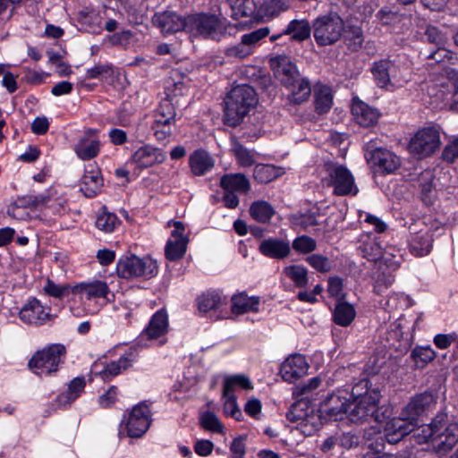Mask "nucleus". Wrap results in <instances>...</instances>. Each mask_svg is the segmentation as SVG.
Instances as JSON below:
<instances>
[{
  "instance_id": "nucleus-29",
  "label": "nucleus",
  "mask_w": 458,
  "mask_h": 458,
  "mask_svg": "<svg viewBox=\"0 0 458 458\" xmlns=\"http://www.w3.org/2000/svg\"><path fill=\"white\" fill-rule=\"evenodd\" d=\"M231 311L234 315H242L248 312H259L260 299L259 296H248L245 292L233 294L231 299Z\"/></svg>"
},
{
  "instance_id": "nucleus-19",
  "label": "nucleus",
  "mask_w": 458,
  "mask_h": 458,
  "mask_svg": "<svg viewBox=\"0 0 458 458\" xmlns=\"http://www.w3.org/2000/svg\"><path fill=\"white\" fill-rule=\"evenodd\" d=\"M104 179L97 162L85 165L81 182V191L87 198H94L101 192Z\"/></svg>"
},
{
  "instance_id": "nucleus-15",
  "label": "nucleus",
  "mask_w": 458,
  "mask_h": 458,
  "mask_svg": "<svg viewBox=\"0 0 458 458\" xmlns=\"http://www.w3.org/2000/svg\"><path fill=\"white\" fill-rule=\"evenodd\" d=\"M168 327L169 320L167 311L165 309L157 310L150 317V319L138 336L136 340L137 343L134 345L138 348V345H140L144 339L152 341L165 336L168 333Z\"/></svg>"
},
{
  "instance_id": "nucleus-42",
  "label": "nucleus",
  "mask_w": 458,
  "mask_h": 458,
  "mask_svg": "<svg viewBox=\"0 0 458 458\" xmlns=\"http://www.w3.org/2000/svg\"><path fill=\"white\" fill-rule=\"evenodd\" d=\"M250 216L259 223H269L275 215V209L267 201L257 200L250 207Z\"/></svg>"
},
{
  "instance_id": "nucleus-14",
  "label": "nucleus",
  "mask_w": 458,
  "mask_h": 458,
  "mask_svg": "<svg viewBox=\"0 0 458 458\" xmlns=\"http://www.w3.org/2000/svg\"><path fill=\"white\" fill-rule=\"evenodd\" d=\"M154 27L160 30L164 36L172 35L180 31L187 32V15L182 16L174 11L155 13L151 19Z\"/></svg>"
},
{
  "instance_id": "nucleus-44",
  "label": "nucleus",
  "mask_w": 458,
  "mask_h": 458,
  "mask_svg": "<svg viewBox=\"0 0 458 458\" xmlns=\"http://www.w3.org/2000/svg\"><path fill=\"white\" fill-rule=\"evenodd\" d=\"M284 275L290 278L298 288H304L309 283L308 270L301 265H290L284 268Z\"/></svg>"
},
{
  "instance_id": "nucleus-17",
  "label": "nucleus",
  "mask_w": 458,
  "mask_h": 458,
  "mask_svg": "<svg viewBox=\"0 0 458 458\" xmlns=\"http://www.w3.org/2000/svg\"><path fill=\"white\" fill-rule=\"evenodd\" d=\"M436 405V399L430 393L425 392L415 395L402 411V416L409 421L419 422L420 417L428 412Z\"/></svg>"
},
{
  "instance_id": "nucleus-21",
  "label": "nucleus",
  "mask_w": 458,
  "mask_h": 458,
  "mask_svg": "<svg viewBox=\"0 0 458 458\" xmlns=\"http://www.w3.org/2000/svg\"><path fill=\"white\" fill-rule=\"evenodd\" d=\"M97 133L98 130L88 128L84 135L74 145L73 151L79 159L88 161L98 156L101 146L100 140L98 139L90 140Z\"/></svg>"
},
{
  "instance_id": "nucleus-24",
  "label": "nucleus",
  "mask_w": 458,
  "mask_h": 458,
  "mask_svg": "<svg viewBox=\"0 0 458 458\" xmlns=\"http://www.w3.org/2000/svg\"><path fill=\"white\" fill-rule=\"evenodd\" d=\"M259 251L267 258L281 260L290 255L291 244L281 238L269 237L259 243Z\"/></svg>"
},
{
  "instance_id": "nucleus-58",
  "label": "nucleus",
  "mask_w": 458,
  "mask_h": 458,
  "mask_svg": "<svg viewBox=\"0 0 458 458\" xmlns=\"http://www.w3.org/2000/svg\"><path fill=\"white\" fill-rule=\"evenodd\" d=\"M252 53L253 50L250 48V47H248L246 44H243V40L242 38L240 43H238L235 46L227 47L225 50V55L227 57H233L239 59H243L250 55Z\"/></svg>"
},
{
  "instance_id": "nucleus-55",
  "label": "nucleus",
  "mask_w": 458,
  "mask_h": 458,
  "mask_svg": "<svg viewBox=\"0 0 458 458\" xmlns=\"http://www.w3.org/2000/svg\"><path fill=\"white\" fill-rule=\"evenodd\" d=\"M378 21L386 26H391L395 28L397 24H399L403 20V15L398 13L397 12H394L388 8L381 9L377 15Z\"/></svg>"
},
{
  "instance_id": "nucleus-28",
  "label": "nucleus",
  "mask_w": 458,
  "mask_h": 458,
  "mask_svg": "<svg viewBox=\"0 0 458 458\" xmlns=\"http://www.w3.org/2000/svg\"><path fill=\"white\" fill-rule=\"evenodd\" d=\"M219 186L224 191L247 194L250 191V182L242 173L225 174L221 176Z\"/></svg>"
},
{
  "instance_id": "nucleus-5",
  "label": "nucleus",
  "mask_w": 458,
  "mask_h": 458,
  "mask_svg": "<svg viewBox=\"0 0 458 458\" xmlns=\"http://www.w3.org/2000/svg\"><path fill=\"white\" fill-rule=\"evenodd\" d=\"M66 357L67 349L64 344H48L32 354L28 368L37 376L54 377L65 363Z\"/></svg>"
},
{
  "instance_id": "nucleus-41",
  "label": "nucleus",
  "mask_w": 458,
  "mask_h": 458,
  "mask_svg": "<svg viewBox=\"0 0 458 458\" xmlns=\"http://www.w3.org/2000/svg\"><path fill=\"white\" fill-rule=\"evenodd\" d=\"M176 109L174 105L169 99H163L157 108L154 111V120L157 123L167 125L174 124L176 122Z\"/></svg>"
},
{
  "instance_id": "nucleus-31",
  "label": "nucleus",
  "mask_w": 458,
  "mask_h": 458,
  "mask_svg": "<svg viewBox=\"0 0 458 458\" xmlns=\"http://www.w3.org/2000/svg\"><path fill=\"white\" fill-rule=\"evenodd\" d=\"M195 303L200 317H208L210 312H216L222 304V296L216 290H208L199 295Z\"/></svg>"
},
{
  "instance_id": "nucleus-33",
  "label": "nucleus",
  "mask_w": 458,
  "mask_h": 458,
  "mask_svg": "<svg viewBox=\"0 0 458 458\" xmlns=\"http://www.w3.org/2000/svg\"><path fill=\"white\" fill-rule=\"evenodd\" d=\"M394 70V65L387 60H381L374 64V81L378 88L386 90L394 89L390 76Z\"/></svg>"
},
{
  "instance_id": "nucleus-32",
  "label": "nucleus",
  "mask_w": 458,
  "mask_h": 458,
  "mask_svg": "<svg viewBox=\"0 0 458 458\" xmlns=\"http://www.w3.org/2000/svg\"><path fill=\"white\" fill-rule=\"evenodd\" d=\"M189 165L195 176H202L213 168L214 161L207 151L197 149L191 154Z\"/></svg>"
},
{
  "instance_id": "nucleus-56",
  "label": "nucleus",
  "mask_w": 458,
  "mask_h": 458,
  "mask_svg": "<svg viewBox=\"0 0 458 458\" xmlns=\"http://www.w3.org/2000/svg\"><path fill=\"white\" fill-rule=\"evenodd\" d=\"M393 414L392 408L389 405H382L374 410V420L378 422V427L374 426V433L380 432L382 428L386 429V422Z\"/></svg>"
},
{
  "instance_id": "nucleus-36",
  "label": "nucleus",
  "mask_w": 458,
  "mask_h": 458,
  "mask_svg": "<svg viewBox=\"0 0 458 458\" xmlns=\"http://www.w3.org/2000/svg\"><path fill=\"white\" fill-rule=\"evenodd\" d=\"M446 419L445 413H438L429 424L416 427L413 434L418 444L430 442L433 445L435 434L437 432V424Z\"/></svg>"
},
{
  "instance_id": "nucleus-40",
  "label": "nucleus",
  "mask_w": 458,
  "mask_h": 458,
  "mask_svg": "<svg viewBox=\"0 0 458 458\" xmlns=\"http://www.w3.org/2000/svg\"><path fill=\"white\" fill-rule=\"evenodd\" d=\"M232 10L231 17L233 20L252 17L256 13V3L254 0H226Z\"/></svg>"
},
{
  "instance_id": "nucleus-3",
  "label": "nucleus",
  "mask_w": 458,
  "mask_h": 458,
  "mask_svg": "<svg viewBox=\"0 0 458 458\" xmlns=\"http://www.w3.org/2000/svg\"><path fill=\"white\" fill-rule=\"evenodd\" d=\"M224 124L236 127L243 118L258 104L256 90L248 84L233 87L226 95L225 100Z\"/></svg>"
},
{
  "instance_id": "nucleus-16",
  "label": "nucleus",
  "mask_w": 458,
  "mask_h": 458,
  "mask_svg": "<svg viewBox=\"0 0 458 458\" xmlns=\"http://www.w3.org/2000/svg\"><path fill=\"white\" fill-rule=\"evenodd\" d=\"M86 379L84 376H78L67 384V389L59 393L51 402L55 410H68L72 404L85 392Z\"/></svg>"
},
{
  "instance_id": "nucleus-27",
  "label": "nucleus",
  "mask_w": 458,
  "mask_h": 458,
  "mask_svg": "<svg viewBox=\"0 0 458 458\" xmlns=\"http://www.w3.org/2000/svg\"><path fill=\"white\" fill-rule=\"evenodd\" d=\"M418 422L409 421L404 420V417L400 414L398 419H394L390 422H386V439L389 443L397 442L403 437L412 432L417 427Z\"/></svg>"
},
{
  "instance_id": "nucleus-47",
  "label": "nucleus",
  "mask_w": 458,
  "mask_h": 458,
  "mask_svg": "<svg viewBox=\"0 0 458 458\" xmlns=\"http://www.w3.org/2000/svg\"><path fill=\"white\" fill-rule=\"evenodd\" d=\"M114 66L111 64H98L86 70V79H97L101 81H113Z\"/></svg>"
},
{
  "instance_id": "nucleus-4",
  "label": "nucleus",
  "mask_w": 458,
  "mask_h": 458,
  "mask_svg": "<svg viewBox=\"0 0 458 458\" xmlns=\"http://www.w3.org/2000/svg\"><path fill=\"white\" fill-rule=\"evenodd\" d=\"M188 30L187 33L195 38L209 39L213 41H221L233 29V25L225 18L211 13H195L187 15Z\"/></svg>"
},
{
  "instance_id": "nucleus-38",
  "label": "nucleus",
  "mask_w": 458,
  "mask_h": 458,
  "mask_svg": "<svg viewBox=\"0 0 458 458\" xmlns=\"http://www.w3.org/2000/svg\"><path fill=\"white\" fill-rule=\"evenodd\" d=\"M120 224L121 220L117 215L108 211L106 206L102 207L101 212L98 214L95 221L96 227L105 233H114Z\"/></svg>"
},
{
  "instance_id": "nucleus-53",
  "label": "nucleus",
  "mask_w": 458,
  "mask_h": 458,
  "mask_svg": "<svg viewBox=\"0 0 458 458\" xmlns=\"http://www.w3.org/2000/svg\"><path fill=\"white\" fill-rule=\"evenodd\" d=\"M305 260L312 268L319 273H327L332 268L330 259L322 254H310Z\"/></svg>"
},
{
  "instance_id": "nucleus-6",
  "label": "nucleus",
  "mask_w": 458,
  "mask_h": 458,
  "mask_svg": "<svg viewBox=\"0 0 458 458\" xmlns=\"http://www.w3.org/2000/svg\"><path fill=\"white\" fill-rule=\"evenodd\" d=\"M149 401H141L131 409H127L119 424V437L131 438L142 437L152 423V411Z\"/></svg>"
},
{
  "instance_id": "nucleus-37",
  "label": "nucleus",
  "mask_w": 458,
  "mask_h": 458,
  "mask_svg": "<svg viewBox=\"0 0 458 458\" xmlns=\"http://www.w3.org/2000/svg\"><path fill=\"white\" fill-rule=\"evenodd\" d=\"M351 113L360 126L369 127L372 125V108L357 97L352 98Z\"/></svg>"
},
{
  "instance_id": "nucleus-50",
  "label": "nucleus",
  "mask_w": 458,
  "mask_h": 458,
  "mask_svg": "<svg viewBox=\"0 0 458 458\" xmlns=\"http://www.w3.org/2000/svg\"><path fill=\"white\" fill-rule=\"evenodd\" d=\"M432 248V239L429 234L418 235L411 242V251L417 257L428 255Z\"/></svg>"
},
{
  "instance_id": "nucleus-48",
  "label": "nucleus",
  "mask_w": 458,
  "mask_h": 458,
  "mask_svg": "<svg viewBox=\"0 0 458 458\" xmlns=\"http://www.w3.org/2000/svg\"><path fill=\"white\" fill-rule=\"evenodd\" d=\"M199 425L205 430L213 433H224V425L216 413L211 411H206L200 414Z\"/></svg>"
},
{
  "instance_id": "nucleus-51",
  "label": "nucleus",
  "mask_w": 458,
  "mask_h": 458,
  "mask_svg": "<svg viewBox=\"0 0 458 458\" xmlns=\"http://www.w3.org/2000/svg\"><path fill=\"white\" fill-rule=\"evenodd\" d=\"M101 20L99 13L94 9L86 8L79 13V21L82 25L89 26L92 32L101 29Z\"/></svg>"
},
{
  "instance_id": "nucleus-20",
  "label": "nucleus",
  "mask_w": 458,
  "mask_h": 458,
  "mask_svg": "<svg viewBox=\"0 0 458 458\" xmlns=\"http://www.w3.org/2000/svg\"><path fill=\"white\" fill-rule=\"evenodd\" d=\"M166 156L162 148L150 144L141 146L131 156V161L140 169L162 164Z\"/></svg>"
},
{
  "instance_id": "nucleus-63",
  "label": "nucleus",
  "mask_w": 458,
  "mask_h": 458,
  "mask_svg": "<svg viewBox=\"0 0 458 458\" xmlns=\"http://www.w3.org/2000/svg\"><path fill=\"white\" fill-rule=\"evenodd\" d=\"M172 124L163 125L157 123V120H154L151 125V130L157 140L163 141L172 134Z\"/></svg>"
},
{
  "instance_id": "nucleus-34",
  "label": "nucleus",
  "mask_w": 458,
  "mask_h": 458,
  "mask_svg": "<svg viewBox=\"0 0 458 458\" xmlns=\"http://www.w3.org/2000/svg\"><path fill=\"white\" fill-rule=\"evenodd\" d=\"M356 311L354 307L345 301V294L337 300L333 311V321L341 327H348L355 318Z\"/></svg>"
},
{
  "instance_id": "nucleus-62",
  "label": "nucleus",
  "mask_w": 458,
  "mask_h": 458,
  "mask_svg": "<svg viewBox=\"0 0 458 458\" xmlns=\"http://www.w3.org/2000/svg\"><path fill=\"white\" fill-rule=\"evenodd\" d=\"M132 36V32L129 30H126L114 32L112 35H108L107 38L113 46L126 47L130 44Z\"/></svg>"
},
{
  "instance_id": "nucleus-2",
  "label": "nucleus",
  "mask_w": 458,
  "mask_h": 458,
  "mask_svg": "<svg viewBox=\"0 0 458 458\" xmlns=\"http://www.w3.org/2000/svg\"><path fill=\"white\" fill-rule=\"evenodd\" d=\"M276 80L287 90V102L299 106L307 102L311 95V82L302 75L297 64L285 55H278L269 61Z\"/></svg>"
},
{
  "instance_id": "nucleus-61",
  "label": "nucleus",
  "mask_w": 458,
  "mask_h": 458,
  "mask_svg": "<svg viewBox=\"0 0 458 458\" xmlns=\"http://www.w3.org/2000/svg\"><path fill=\"white\" fill-rule=\"evenodd\" d=\"M344 281L340 276H334L328 278L327 293L330 297L339 300L343 293Z\"/></svg>"
},
{
  "instance_id": "nucleus-52",
  "label": "nucleus",
  "mask_w": 458,
  "mask_h": 458,
  "mask_svg": "<svg viewBox=\"0 0 458 458\" xmlns=\"http://www.w3.org/2000/svg\"><path fill=\"white\" fill-rule=\"evenodd\" d=\"M223 413L226 417H231L236 421H242L243 420L242 412L237 403V397L235 394L229 396H223Z\"/></svg>"
},
{
  "instance_id": "nucleus-64",
  "label": "nucleus",
  "mask_w": 458,
  "mask_h": 458,
  "mask_svg": "<svg viewBox=\"0 0 458 458\" xmlns=\"http://www.w3.org/2000/svg\"><path fill=\"white\" fill-rule=\"evenodd\" d=\"M443 159L452 163L458 158V138L445 146L442 152Z\"/></svg>"
},
{
  "instance_id": "nucleus-59",
  "label": "nucleus",
  "mask_w": 458,
  "mask_h": 458,
  "mask_svg": "<svg viewBox=\"0 0 458 458\" xmlns=\"http://www.w3.org/2000/svg\"><path fill=\"white\" fill-rule=\"evenodd\" d=\"M269 34V29L267 27H263L257 29L250 33L243 34L242 36V39L243 40V44H246L248 47H250L252 49L253 47L261 39L266 38Z\"/></svg>"
},
{
  "instance_id": "nucleus-25",
  "label": "nucleus",
  "mask_w": 458,
  "mask_h": 458,
  "mask_svg": "<svg viewBox=\"0 0 458 458\" xmlns=\"http://www.w3.org/2000/svg\"><path fill=\"white\" fill-rule=\"evenodd\" d=\"M401 165V160L394 152L386 148H374V172L388 174Z\"/></svg>"
},
{
  "instance_id": "nucleus-11",
  "label": "nucleus",
  "mask_w": 458,
  "mask_h": 458,
  "mask_svg": "<svg viewBox=\"0 0 458 458\" xmlns=\"http://www.w3.org/2000/svg\"><path fill=\"white\" fill-rule=\"evenodd\" d=\"M139 359V351L136 345H131L117 360H112L103 365L100 370H97L98 364L95 363L92 370L96 377H100L104 382H109L123 371L131 368Z\"/></svg>"
},
{
  "instance_id": "nucleus-22",
  "label": "nucleus",
  "mask_w": 458,
  "mask_h": 458,
  "mask_svg": "<svg viewBox=\"0 0 458 458\" xmlns=\"http://www.w3.org/2000/svg\"><path fill=\"white\" fill-rule=\"evenodd\" d=\"M49 310L36 297H30L21 309L19 318L26 324L42 325L49 318Z\"/></svg>"
},
{
  "instance_id": "nucleus-1",
  "label": "nucleus",
  "mask_w": 458,
  "mask_h": 458,
  "mask_svg": "<svg viewBox=\"0 0 458 458\" xmlns=\"http://www.w3.org/2000/svg\"><path fill=\"white\" fill-rule=\"evenodd\" d=\"M320 412L326 420L362 423L372 417V390L369 377H363L349 388L337 389L322 403Z\"/></svg>"
},
{
  "instance_id": "nucleus-10",
  "label": "nucleus",
  "mask_w": 458,
  "mask_h": 458,
  "mask_svg": "<svg viewBox=\"0 0 458 458\" xmlns=\"http://www.w3.org/2000/svg\"><path fill=\"white\" fill-rule=\"evenodd\" d=\"M399 264L395 256L374 242V275H377L378 291L381 288H388L394 281V272L398 268Z\"/></svg>"
},
{
  "instance_id": "nucleus-23",
  "label": "nucleus",
  "mask_w": 458,
  "mask_h": 458,
  "mask_svg": "<svg viewBox=\"0 0 458 458\" xmlns=\"http://www.w3.org/2000/svg\"><path fill=\"white\" fill-rule=\"evenodd\" d=\"M406 324L407 321L403 318H399L390 325L387 330L386 341L389 347L400 352H407L411 347V338L404 331Z\"/></svg>"
},
{
  "instance_id": "nucleus-8",
  "label": "nucleus",
  "mask_w": 458,
  "mask_h": 458,
  "mask_svg": "<svg viewBox=\"0 0 458 458\" xmlns=\"http://www.w3.org/2000/svg\"><path fill=\"white\" fill-rule=\"evenodd\" d=\"M312 31L319 47L333 45L341 38L344 22L336 13L319 15L312 21Z\"/></svg>"
},
{
  "instance_id": "nucleus-30",
  "label": "nucleus",
  "mask_w": 458,
  "mask_h": 458,
  "mask_svg": "<svg viewBox=\"0 0 458 458\" xmlns=\"http://www.w3.org/2000/svg\"><path fill=\"white\" fill-rule=\"evenodd\" d=\"M314 108L318 115L327 114L334 103V95L330 86L317 83L314 88Z\"/></svg>"
},
{
  "instance_id": "nucleus-7",
  "label": "nucleus",
  "mask_w": 458,
  "mask_h": 458,
  "mask_svg": "<svg viewBox=\"0 0 458 458\" xmlns=\"http://www.w3.org/2000/svg\"><path fill=\"white\" fill-rule=\"evenodd\" d=\"M158 273V265L150 256L138 257L130 253L123 255L116 263V274L120 278L145 280L155 277Z\"/></svg>"
},
{
  "instance_id": "nucleus-18",
  "label": "nucleus",
  "mask_w": 458,
  "mask_h": 458,
  "mask_svg": "<svg viewBox=\"0 0 458 458\" xmlns=\"http://www.w3.org/2000/svg\"><path fill=\"white\" fill-rule=\"evenodd\" d=\"M310 365L306 357L301 353L290 355L280 366L282 378L293 383L308 373Z\"/></svg>"
},
{
  "instance_id": "nucleus-43",
  "label": "nucleus",
  "mask_w": 458,
  "mask_h": 458,
  "mask_svg": "<svg viewBox=\"0 0 458 458\" xmlns=\"http://www.w3.org/2000/svg\"><path fill=\"white\" fill-rule=\"evenodd\" d=\"M43 199L42 196L34 195L18 197L7 207V214L13 217H18L20 208H36Z\"/></svg>"
},
{
  "instance_id": "nucleus-35",
  "label": "nucleus",
  "mask_w": 458,
  "mask_h": 458,
  "mask_svg": "<svg viewBox=\"0 0 458 458\" xmlns=\"http://www.w3.org/2000/svg\"><path fill=\"white\" fill-rule=\"evenodd\" d=\"M284 174V167L273 164H257L253 170L255 181L261 184L269 183Z\"/></svg>"
},
{
  "instance_id": "nucleus-9",
  "label": "nucleus",
  "mask_w": 458,
  "mask_h": 458,
  "mask_svg": "<svg viewBox=\"0 0 458 458\" xmlns=\"http://www.w3.org/2000/svg\"><path fill=\"white\" fill-rule=\"evenodd\" d=\"M441 146L440 131L437 126L420 129L410 140L409 152L419 159L431 157Z\"/></svg>"
},
{
  "instance_id": "nucleus-45",
  "label": "nucleus",
  "mask_w": 458,
  "mask_h": 458,
  "mask_svg": "<svg viewBox=\"0 0 458 458\" xmlns=\"http://www.w3.org/2000/svg\"><path fill=\"white\" fill-rule=\"evenodd\" d=\"M44 291L48 296L60 300L69 297L71 294L76 295L74 285L69 284H57L51 279H47Z\"/></svg>"
},
{
  "instance_id": "nucleus-13",
  "label": "nucleus",
  "mask_w": 458,
  "mask_h": 458,
  "mask_svg": "<svg viewBox=\"0 0 458 458\" xmlns=\"http://www.w3.org/2000/svg\"><path fill=\"white\" fill-rule=\"evenodd\" d=\"M458 443V424L449 423L448 419L437 424L432 448L439 455L449 453Z\"/></svg>"
},
{
  "instance_id": "nucleus-54",
  "label": "nucleus",
  "mask_w": 458,
  "mask_h": 458,
  "mask_svg": "<svg viewBox=\"0 0 458 458\" xmlns=\"http://www.w3.org/2000/svg\"><path fill=\"white\" fill-rule=\"evenodd\" d=\"M119 389L116 386H111L98 398V403L102 409L112 408L118 401Z\"/></svg>"
},
{
  "instance_id": "nucleus-26",
  "label": "nucleus",
  "mask_w": 458,
  "mask_h": 458,
  "mask_svg": "<svg viewBox=\"0 0 458 458\" xmlns=\"http://www.w3.org/2000/svg\"><path fill=\"white\" fill-rule=\"evenodd\" d=\"M74 290L77 294L85 293L88 300L105 298L108 301H112L109 299V295L113 298L114 293H111L109 286L106 281L103 280H93L90 282H81L74 284Z\"/></svg>"
},
{
  "instance_id": "nucleus-57",
  "label": "nucleus",
  "mask_w": 458,
  "mask_h": 458,
  "mask_svg": "<svg viewBox=\"0 0 458 458\" xmlns=\"http://www.w3.org/2000/svg\"><path fill=\"white\" fill-rule=\"evenodd\" d=\"M247 435H239L230 445L231 458H245Z\"/></svg>"
},
{
  "instance_id": "nucleus-60",
  "label": "nucleus",
  "mask_w": 458,
  "mask_h": 458,
  "mask_svg": "<svg viewBox=\"0 0 458 458\" xmlns=\"http://www.w3.org/2000/svg\"><path fill=\"white\" fill-rule=\"evenodd\" d=\"M359 242L360 243L357 249L359 254L368 261H372V242H370V233H362Z\"/></svg>"
},
{
  "instance_id": "nucleus-49",
  "label": "nucleus",
  "mask_w": 458,
  "mask_h": 458,
  "mask_svg": "<svg viewBox=\"0 0 458 458\" xmlns=\"http://www.w3.org/2000/svg\"><path fill=\"white\" fill-rule=\"evenodd\" d=\"M291 248L298 254L306 255L317 249V242L309 235H299L293 239Z\"/></svg>"
},
{
  "instance_id": "nucleus-46",
  "label": "nucleus",
  "mask_w": 458,
  "mask_h": 458,
  "mask_svg": "<svg viewBox=\"0 0 458 458\" xmlns=\"http://www.w3.org/2000/svg\"><path fill=\"white\" fill-rule=\"evenodd\" d=\"M187 244V241L169 239L165 246V259L172 262L178 261L186 253Z\"/></svg>"
},
{
  "instance_id": "nucleus-39",
  "label": "nucleus",
  "mask_w": 458,
  "mask_h": 458,
  "mask_svg": "<svg viewBox=\"0 0 458 458\" xmlns=\"http://www.w3.org/2000/svg\"><path fill=\"white\" fill-rule=\"evenodd\" d=\"M312 25L306 20H293L285 30L283 31L284 35H292V38L296 41H303L310 37Z\"/></svg>"
},
{
  "instance_id": "nucleus-12",
  "label": "nucleus",
  "mask_w": 458,
  "mask_h": 458,
  "mask_svg": "<svg viewBox=\"0 0 458 458\" xmlns=\"http://www.w3.org/2000/svg\"><path fill=\"white\" fill-rule=\"evenodd\" d=\"M326 170L328 174V186L334 188V194L336 196H346L352 192L354 186V178L350 170L338 164L327 165Z\"/></svg>"
}]
</instances>
